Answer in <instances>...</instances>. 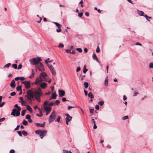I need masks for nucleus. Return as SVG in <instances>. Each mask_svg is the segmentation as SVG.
I'll return each instance as SVG.
<instances>
[{
	"label": "nucleus",
	"mask_w": 153,
	"mask_h": 153,
	"mask_svg": "<svg viewBox=\"0 0 153 153\" xmlns=\"http://www.w3.org/2000/svg\"><path fill=\"white\" fill-rule=\"evenodd\" d=\"M27 95L25 96V97L27 98V100L32 101V99L34 97V91L32 90H28L27 92Z\"/></svg>",
	"instance_id": "f257e3e1"
},
{
	"label": "nucleus",
	"mask_w": 153,
	"mask_h": 153,
	"mask_svg": "<svg viewBox=\"0 0 153 153\" xmlns=\"http://www.w3.org/2000/svg\"><path fill=\"white\" fill-rule=\"evenodd\" d=\"M35 133L39 135L41 139L43 138V137L45 136L47 133L46 130H37L35 131Z\"/></svg>",
	"instance_id": "f03ea898"
},
{
	"label": "nucleus",
	"mask_w": 153,
	"mask_h": 153,
	"mask_svg": "<svg viewBox=\"0 0 153 153\" xmlns=\"http://www.w3.org/2000/svg\"><path fill=\"white\" fill-rule=\"evenodd\" d=\"M17 108V110L16 108H14L13 109L11 114V115L14 117L16 116L17 117L20 115V111L21 110V107L20 106H19Z\"/></svg>",
	"instance_id": "7ed1b4c3"
},
{
	"label": "nucleus",
	"mask_w": 153,
	"mask_h": 153,
	"mask_svg": "<svg viewBox=\"0 0 153 153\" xmlns=\"http://www.w3.org/2000/svg\"><path fill=\"white\" fill-rule=\"evenodd\" d=\"M49 101H46L44 102L43 105V106L44 110L46 111H51L52 108L49 106H47V105L48 104Z\"/></svg>",
	"instance_id": "20e7f679"
},
{
	"label": "nucleus",
	"mask_w": 153,
	"mask_h": 153,
	"mask_svg": "<svg viewBox=\"0 0 153 153\" xmlns=\"http://www.w3.org/2000/svg\"><path fill=\"white\" fill-rule=\"evenodd\" d=\"M56 118V113L54 110H53L49 118V121L50 123L53 121Z\"/></svg>",
	"instance_id": "39448f33"
},
{
	"label": "nucleus",
	"mask_w": 153,
	"mask_h": 153,
	"mask_svg": "<svg viewBox=\"0 0 153 153\" xmlns=\"http://www.w3.org/2000/svg\"><path fill=\"white\" fill-rule=\"evenodd\" d=\"M29 61L31 64L34 65H37L40 62L37 61V59L36 58L30 59Z\"/></svg>",
	"instance_id": "423d86ee"
},
{
	"label": "nucleus",
	"mask_w": 153,
	"mask_h": 153,
	"mask_svg": "<svg viewBox=\"0 0 153 153\" xmlns=\"http://www.w3.org/2000/svg\"><path fill=\"white\" fill-rule=\"evenodd\" d=\"M34 94L35 95V97H40L42 95V94L41 89L39 88L38 90H36L34 92Z\"/></svg>",
	"instance_id": "0eeeda50"
},
{
	"label": "nucleus",
	"mask_w": 153,
	"mask_h": 153,
	"mask_svg": "<svg viewBox=\"0 0 153 153\" xmlns=\"http://www.w3.org/2000/svg\"><path fill=\"white\" fill-rule=\"evenodd\" d=\"M48 67L51 71L52 74L54 76H55L56 75V73L52 65H51L48 66Z\"/></svg>",
	"instance_id": "6e6552de"
},
{
	"label": "nucleus",
	"mask_w": 153,
	"mask_h": 153,
	"mask_svg": "<svg viewBox=\"0 0 153 153\" xmlns=\"http://www.w3.org/2000/svg\"><path fill=\"white\" fill-rule=\"evenodd\" d=\"M42 81H45L47 82V80H44L42 78L40 77L39 76V77H37L35 83L36 84H39L42 82Z\"/></svg>",
	"instance_id": "1a4fd4ad"
},
{
	"label": "nucleus",
	"mask_w": 153,
	"mask_h": 153,
	"mask_svg": "<svg viewBox=\"0 0 153 153\" xmlns=\"http://www.w3.org/2000/svg\"><path fill=\"white\" fill-rule=\"evenodd\" d=\"M65 115L67 116V117L65 118L66 124L68 125V122L71 120L72 117L70 116L68 114H66Z\"/></svg>",
	"instance_id": "9d476101"
},
{
	"label": "nucleus",
	"mask_w": 153,
	"mask_h": 153,
	"mask_svg": "<svg viewBox=\"0 0 153 153\" xmlns=\"http://www.w3.org/2000/svg\"><path fill=\"white\" fill-rule=\"evenodd\" d=\"M39 64L37 66V68L39 71H44V68L43 65L41 62H40Z\"/></svg>",
	"instance_id": "9b49d317"
},
{
	"label": "nucleus",
	"mask_w": 153,
	"mask_h": 153,
	"mask_svg": "<svg viewBox=\"0 0 153 153\" xmlns=\"http://www.w3.org/2000/svg\"><path fill=\"white\" fill-rule=\"evenodd\" d=\"M22 83L24 84L26 89L29 88L30 87V82L27 81H25L22 82Z\"/></svg>",
	"instance_id": "f8f14e48"
},
{
	"label": "nucleus",
	"mask_w": 153,
	"mask_h": 153,
	"mask_svg": "<svg viewBox=\"0 0 153 153\" xmlns=\"http://www.w3.org/2000/svg\"><path fill=\"white\" fill-rule=\"evenodd\" d=\"M47 76V74L44 72L41 73L39 75V76L42 78H43V79L44 80H47L46 78V77Z\"/></svg>",
	"instance_id": "ddd939ff"
},
{
	"label": "nucleus",
	"mask_w": 153,
	"mask_h": 153,
	"mask_svg": "<svg viewBox=\"0 0 153 153\" xmlns=\"http://www.w3.org/2000/svg\"><path fill=\"white\" fill-rule=\"evenodd\" d=\"M59 95L61 97L64 96L65 93V91L63 90H59Z\"/></svg>",
	"instance_id": "4468645a"
},
{
	"label": "nucleus",
	"mask_w": 153,
	"mask_h": 153,
	"mask_svg": "<svg viewBox=\"0 0 153 153\" xmlns=\"http://www.w3.org/2000/svg\"><path fill=\"white\" fill-rule=\"evenodd\" d=\"M40 86L43 89H45L47 86V84L45 82L41 83L40 85Z\"/></svg>",
	"instance_id": "2eb2a0df"
},
{
	"label": "nucleus",
	"mask_w": 153,
	"mask_h": 153,
	"mask_svg": "<svg viewBox=\"0 0 153 153\" xmlns=\"http://www.w3.org/2000/svg\"><path fill=\"white\" fill-rule=\"evenodd\" d=\"M32 73L29 76V78L30 79H32L34 77V76L35 74V72L34 71V70L33 69H32L31 70Z\"/></svg>",
	"instance_id": "dca6fc26"
},
{
	"label": "nucleus",
	"mask_w": 153,
	"mask_h": 153,
	"mask_svg": "<svg viewBox=\"0 0 153 153\" xmlns=\"http://www.w3.org/2000/svg\"><path fill=\"white\" fill-rule=\"evenodd\" d=\"M92 57H93V59L94 60H96L97 62H98L99 63H100L96 54L95 53H94L93 54V55H92Z\"/></svg>",
	"instance_id": "f3484780"
},
{
	"label": "nucleus",
	"mask_w": 153,
	"mask_h": 153,
	"mask_svg": "<svg viewBox=\"0 0 153 153\" xmlns=\"http://www.w3.org/2000/svg\"><path fill=\"white\" fill-rule=\"evenodd\" d=\"M10 86L13 88H15V81L14 80H12L10 84Z\"/></svg>",
	"instance_id": "a211bd4d"
},
{
	"label": "nucleus",
	"mask_w": 153,
	"mask_h": 153,
	"mask_svg": "<svg viewBox=\"0 0 153 153\" xmlns=\"http://www.w3.org/2000/svg\"><path fill=\"white\" fill-rule=\"evenodd\" d=\"M36 125L37 126H40L42 127H43L45 125V122H44L42 124H40L38 123H36Z\"/></svg>",
	"instance_id": "6ab92c4d"
},
{
	"label": "nucleus",
	"mask_w": 153,
	"mask_h": 153,
	"mask_svg": "<svg viewBox=\"0 0 153 153\" xmlns=\"http://www.w3.org/2000/svg\"><path fill=\"white\" fill-rule=\"evenodd\" d=\"M108 77L107 76L105 77V80L104 85L105 86H107L108 85Z\"/></svg>",
	"instance_id": "aec40b11"
},
{
	"label": "nucleus",
	"mask_w": 153,
	"mask_h": 153,
	"mask_svg": "<svg viewBox=\"0 0 153 153\" xmlns=\"http://www.w3.org/2000/svg\"><path fill=\"white\" fill-rule=\"evenodd\" d=\"M38 110L39 111L40 113V115H39V114H36V115L37 116L39 117H41L43 115L42 113V112L41 110L39 108H38Z\"/></svg>",
	"instance_id": "412c9836"
},
{
	"label": "nucleus",
	"mask_w": 153,
	"mask_h": 153,
	"mask_svg": "<svg viewBox=\"0 0 153 153\" xmlns=\"http://www.w3.org/2000/svg\"><path fill=\"white\" fill-rule=\"evenodd\" d=\"M27 109L30 112H32L33 110L31 107L28 105H26Z\"/></svg>",
	"instance_id": "4be33fe9"
},
{
	"label": "nucleus",
	"mask_w": 153,
	"mask_h": 153,
	"mask_svg": "<svg viewBox=\"0 0 153 153\" xmlns=\"http://www.w3.org/2000/svg\"><path fill=\"white\" fill-rule=\"evenodd\" d=\"M56 96L57 95L56 93H53L51 95V98L53 99H56Z\"/></svg>",
	"instance_id": "5701e85b"
},
{
	"label": "nucleus",
	"mask_w": 153,
	"mask_h": 153,
	"mask_svg": "<svg viewBox=\"0 0 153 153\" xmlns=\"http://www.w3.org/2000/svg\"><path fill=\"white\" fill-rule=\"evenodd\" d=\"M53 23L54 24L59 28H60L61 26V25L59 24V23L56 22H53Z\"/></svg>",
	"instance_id": "b1692460"
},
{
	"label": "nucleus",
	"mask_w": 153,
	"mask_h": 153,
	"mask_svg": "<svg viewBox=\"0 0 153 153\" xmlns=\"http://www.w3.org/2000/svg\"><path fill=\"white\" fill-rule=\"evenodd\" d=\"M138 13L140 16H144V13L142 11H138Z\"/></svg>",
	"instance_id": "393cba45"
},
{
	"label": "nucleus",
	"mask_w": 153,
	"mask_h": 153,
	"mask_svg": "<svg viewBox=\"0 0 153 153\" xmlns=\"http://www.w3.org/2000/svg\"><path fill=\"white\" fill-rule=\"evenodd\" d=\"M88 96L91 98L92 99L94 98V95L92 94L91 92H90L88 94Z\"/></svg>",
	"instance_id": "a878e982"
},
{
	"label": "nucleus",
	"mask_w": 153,
	"mask_h": 153,
	"mask_svg": "<svg viewBox=\"0 0 153 153\" xmlns=\"http://www.w3.org/2000/svg\"><path fill=\"white\" fill-rule=\"evenodd\" d=\"M84 85L85 86V88H87L88 86V83L87 82H85L84 83Z\"/></svg>",
	"instance_id": "bb28decb"
},
{
	"label": "nucleus",
	"mask_w": 153,
	"mask_h": 153,
	"mask_svg": "<svg viewBox=\"0 0 153 153\" xmlns=\"http://www.w3.org/2000/svg\"><path fill=\"white\" fill-rule=\"evenodd\" d=\"M22 124L26 126L27 125V124H28V122L27 121L25 120H24L22 122Z\"/></svg>",
	"instance_id": "cd10ccee"
},
{
	"label": "nucleus",
	"mask_w": 153,
	"mask_h": 153,
	"mask_svg": "<svg viewBox=\"0 0 153 153\" xmlns=\"http://www.w3.org/2000/svg\"><path fill=\"white\" fill-rule=\"evenodd\" d=\"M26 111V109H24V110H23L22 111V113H21L22 115V116H24L25 115Z\"/></svg>",
	"instance_id": "c85d7f7f"
},
{
	"label": "nucleus",
	"mask_w": 153,
	"mask_h": 153,
	"mask_svg": "<svg viewBox=\"0 0 153 153\" xmlns=\"http://www.w3.org/2000/svg\"><path fill=\"white\" fill-rule=\"evenodd\" d=\"M88 71V70L86 68V66L85 65L84 66V69L83 70V72L85 74L86 72Z\"/></svg>",
	"instance_id": "c756f323"
},
{
	"label": "nucleus",
	"mask_w": 153,
	"mask_h": 153,
	"mask_svg": "<svg viewBox=\"0 0 153 153\" xmlns=\"http://www.w3.org/2000/svg\"><path fill=\"white\" fill-rule=\"evenodd\" d=\"M11 64L10 63H8L4 66V68H9V67L11 65Z\"/></svg>",
	"instance_id": "7c9ffc66"
},
{
	"label": "nucleus",
	"mask_w": 153,
	"mask_h": 153,
	"mask_svg": "<svg viewBox=\"0 0 153 153\" xmlns=\"http://www.w3.org/2000/svg\"><path fill=\"white\" fill-rule=\"evenodd\" d=\"M64 47V45L62 43L59 44V45H58V47L60 48H63Z\"/></svg>",
	"instance_id": "2f4dec72"
},
{
	"label": "nucleus",
	"mask_w": 153,
	"mask_h": 153,
	"mask_svg": "<svg viewBox=\"0 0 153 153\" xmlns=\"http://www.w3.org/2000/svg\"><path fill=\"white\" fill-rule=\"evenodd\" d=\"M21 103L22 105H24V106H26V105H26V101H25L24 100H23L21 102Z\"/></svg>",
	"instance_id": "473e14b6"
},
{
	"label": "nucleus",
	"mask_w": 153,
	"mask_h": 153,
	"mask_svg": "<svg viewBox=\"0 0 153 153\" xmlns=\"http://www.w3.org/2000/svg\"><path fill=\"white\" fill-rule=\"evenodd\" d=\"M35 98H36V100H37V101L38 102H41V100H40V97H35Z\"/></svg>",
	"instance_id": "72a5a7b5"
},
{
	"label": "nucleus",
	"mask_w": 153,
	"mask_h": 153,
	"mask_svg": "<svg viewBox=\"0 0 153 153\" xmlns=\"http://www.w3.org/2000/svg\"><path fill=\"white\" fill-rule=\"evenodd\" d=\"M144 16L146 18V19L149 21H150L148 19L149 18L150 19H151L152 18L151 17H148L146 15H145Z\"/></svg>",
	"instance_id": "f704fd0d"
},
{
	"label": "nucleus",
	"mask_w": 153,
	"mask_h": 153,
	"mask_svg": "<svg viewBox=\"0 0 153 153\" xmlns=\"http://www.w3.org/2000/svg\"><path fill=\"white\" fill-rule=\"evenodd\" d=\"M22 134L24 136H26L27 135V133L25 131H22Z\"/></svg>",
	"instance_id": "c9c22d12"
},
{
	"label": "nucleus",
	"mask_w": 153,
	"mask_h": 153,
	"mask_svg": "<svg viewBox=\"0 0 153 153\" xmlns=\"http://www.w3.org/2000/svg\"><path fill=\"white\" fill-rule=\"evenodd\" d=\"M98 104L102 106L103 105L104 103V102L103 101H101L98 102Z\"/></svg>",
	"instance_id": "e433bc0d"
},
{
	"label": "nucleus",
	"mask_w": 153,
	"mask_h": 153,
	"mask_svg": "<svg viewBox=\"0 0 153 153\" xmlns=\"http://www.w3.org/2000/svg\"><path fill=\"white\" fill-rule=\"evenodd\" d=\"M21 88L22 86H18L16 88V90L18 91H21Z\"/></svg>",
	"instance_id": "4c0bfd02"
},
{
	"label": "nucleus",
	"mask_w": 153,
	"mask_h": 153,
	"mask_svg": "<svg viewBox=\"0 0 153 153\" xmlns=\"http://www.w3.org/2000/svg\"><path fill=\"white\" fill-rule=\"evenodd\" d=\"M12 67L14 68L15 69H16L17 68V65L16 64H13L12 65Z\"/></svg>",
	"instance_id": "58836bf2"
},
{
	"label": "nucleus",
	"mask_w": 153,
	"mask_h": 153,
	"mask_svg": "<svg viewBox=\"0 0 153 153\" xmlns=\"http://www.w3.org/2000/svg\"><path fill=\"white\" fill-rule=\"evenodd\" d=\"M31 118V117L30 115L29 114L27 115L26 116V119L27 120H29Z\"/></svg>",
	"instance_id": "ea45409f"
},
{
	"label": "nucleus",
	"mask_w": 153,
	"mask_h": 153,
	"mask_svg": "<svg viewBox=\"0 0 153 153\" xmlns=\"http://www.w3.org/2000/svg\"><path fill=\"white\" fill-rule=\"evenodd\" d=\"M76 50L78 51L79 52H82V49L80 48H77L76 49Z\"/></svg>",
	"instance_id": "a19ab883"
},
{
	"label": "nucleus",
	"mask_w": 153,
	"mask_h": 153,
	"mask_svg": "<svg viewBox=\"0 0 153 153\" xmlns=\"http://www.w3.org/2000/svg\"><path fill=\"white\" fill-rule=\"evenodd\" d=\"M55 104L56 105H58L59 104V100H56L54 102Z\"/></svg>",
	"instance_id": "79ce46f5"
},
{
	"label": "nucleus",
	"mask_w": 153,
	"mask_h": 153,
	"mask_svg": "<svg viewBox=\"0 0 153 153\" xmlns=\"http://www.w3.org/2000/svg\"><path fill=\"white\" fill-rule=\"evenodd\" d=\"M75 106H68V110H70L72 108H76Z\"/></svg>",
	"instance_id": "37998d69"
},
{
	"label": "nucleus",
	"mask_w": 153,
	"mask_h": 153,
	"mask_svg": "<svg viewBox=\"0 0 153 153\" xmlns=\"http://www.w3.org/2000/svg\"><path fill=\"white\" fill-rule=\"evenodd\" d=\"M96 52L97 53H99L100 52V48L98 46V47L96 50Z\"/></svg>",
	"instance_id": "c03bdc74"
},
{
	"label": "nucleus",
	"mask_w": 153,
	"mask_h": 153,
	"mask_svg": "<svg viewBox=\"0 0 153 153\" xmlns=\"http://www.w3.org/2000/svg\"><path fill=\"white\" fill-rule=\"evenodd\" d=\"M20 99V100L19 101V102H21L22 101H23V98L22 97H20L19 98Z\"/></svg>",
	"instance_id": "a18cd8bd"
},
{
	"label": "nucleus",
	"mask_w": 153,
	"mask_h": 153,
	"mask_svg": "<svg viewBox=\"0 0 153 153\" xmlns=\"http://www.w3.org/2000/svg\"><path fill=\"white\" fill-rule=\"evenodd\" d=\"M54 104H55V103L53 102H51L49 104V105L50 106H53Z\"/></svg>",
	"instance_id": "49530a36"
},
{
	"label": "nucleus",
	"mask_w": 153,
	"mask_h": 153,
	"mask_svg": "<svg viewBox=\"0 0 153 153\" xmlns=\"http://www.w3.org/2000/svg\"><path fill=\"white\" fill-rule=\"evenodd\" d=\"M18 134H19V135L21 137L22 136V132L20 131H17Z\"/></svg>",
	"instance_id": "de8ad7c7"
},
{
	"label": "nucleus",
	"mask_w": 153,
	"mask_h": 153,
	"mask_svg": "<svg viewBox=\"0 0 153 153\" xmlns=\"http://www.w3.org/2000/svg\"><path fill=\"white\" fill-rule=\"evenodd\" d=\"M128 118V117L127 116H125L123 117L122 119L123 120H125Z\"/></svg>",
	"instance_id": "09e8293b"
},
{
	"label": "nucleus",
	"mask_w": 153,
	"mask_h": 153,
	"mask_svg": "<svg viewBox=\"0 0 153 153\" xmlns=\"http://www.w3.org/2000/svg\"><path fill=\"white\" fill-rule=\"evenodd\" d=\"M5 103V102H3L1 103V102H0V107H1Z\"/></svg>",
	"instance_id": "8fccbe9b"
},
{
	"label": "nucleus",
	"mask_w": 153,
	"mask_h": 153,
	"mask_svg": "<svg viewBox=\"0 0 153 153\" xmlns=\"http://www.w3.org/2000/svg\"><path fill=\"white\" fill-rule=\"evenodd\" d=\"M16 93L15 92H13L10 93V95L11 96H13L16 95Z\"/></svg>",
	"instance_id": "3c124183"
},
{
	"label": "nucleus",
	"mask_w": 153,
	"mask_h": 153,
	"mask_svg": "<svg viewBox=\"0 0 153 153\" xmlns=\"http://www.w3.org/2000/svg\"><path fill=\"white\" fill-rule=\"evenodd\" d=\"M149 67L150 68H153V63H151L149 64Z\"/></svg>",
	"instance_id": "603ef678"
},
{
	"label": "nucleus",
	"mask_w": 153,
	"mask_h": 153,
	"mask_svg": "<svg viewBox=\"0 0 153 153\" xmlns=\"http://www.w3.org/2000/svg\"><path fill=\"white\" fill-rule=\"evenodd\" d=\"M22 65L21 64H20L18 65V68H17L18 69H20L22 68Z\"/></svg>",
	"instance_id": "864d4df0"
},
{
	"label": "nucleus",
	"mask_w": 153,
	"mask_h": 153,
	"mask_svg": "<svg viewBox=\"0 0 153 153\" xmlns=\"http://www.w3.org/2000/svg\"><path fill=\"white\" fill-rule=\"evenodd\" d=\"M37 61H38L39 62L40 61H42V59H41V58L40 57H37Z\"/></svg>",
	"instance_id": "5fc2aeb1"
},
{
	"label": "nucleus",
	"mask_w": 153,
	"mask_h": 153,
	"mask_svg": "<svg viewBox=\"0 0 153 153\" xmlns=\"http://www.w3.org/2000/svg\"><path fill=\"white\" fill-rule=\"evenodd\" d=\"M95 108L96 109L99 110V106L98 105H95Z\"/></svg>",
	"instance_id": "6e6d98bb"
},
{
	"label": "nucleus",
	"mask_w": 153,
	"mask_h": 153,
	"mask_svg": "<svg viewBox=\"0 0 153 153\" xmlns=\"http://www.w3.org/2000/svg\"><path fill=\"white\" fill-rule=\"evenodd\" d=\"M78 16L79 17H81L83 15V14H82V13H78Z\"/></svg>",
	"instance_id": "4d7b16f0"
},
{
	"label": "nucleus",
	"mask_w": 153,
	"mask_h": 153,
	"mask_svg": "<svg viewBox=\"0 0 153 153\" xmlns=\"http://www.w3.org/2000/svg\"><path fill=\"white\" fill-rule=\"evenodd\" d=\"M80 68L79 67H78L76 69V71L77 72H79L80 70Z\"/></svg>",
	"instance_id": "13d9d810"
},
{
	"label": "nucleus",
	"mask_w": 153,
	"mask_h": 153,
	"mask_svg": "<svg viewBox=\"0 0 153 153\" xmlns=\"http://www.w3.org/2000/svg\"><path fill=\"white\" fill-rule=\"evenodd\" d=\"M60 117L59 116H58V118H57L56 120V121L58 122H59V121H60Z\"/></svg>",
	"instance_id": "bf43d9fd"
},
{
	"label": "nucleus",
	"mask_w": 153,
	"mask_h": 153,
	"mask_svg": "<svg viewBox=\"0 0 153 153\" xmlns=\"http://www.w3.org/2000/svg\"><path fill=\"white\" fill-rule=\"evenodd\" d=\"M56 31L57 32H60L61 31L62 29L60 28L59 29H57Z\"/></svg>",
	"instance_id": "052dcab7"
},
{
	"label": "nucleus",
	"mask_w": 153,
	"mask_h": 153,
	"mask_svg": "<svg viewBox=\"0 0 153 153\" xmlns=\"http://www.w3.org/2000/svg\"><path fill=\"white\" fill-rule=\"evenodd\" d=\"M20 126L19 125H18L14 129V130H18L19 129V127Z\"/></svg>",
	"instance_id": "680f3d73"
},
{
	"label": "nucleus",
	"mask_w": 153,
	"mask_h": 153,
	"mask_svg": "<svg viewBox=\"0 0 153 153\" xmlns=\"http://www.w3.org/2000/svg\"><path fill=\"white\" fill-rule=\"evenodd\" d=\"M49 58H48L47 59L45 60V62L46 63H49L48 60H49Z\"/></svg>",
	"instance_id": "e2e57ef3"
},
{
	"label": "nucleus",
	"mask_w": 153,
	"mask_h": 153,
	"mask_svg": "<svg viewBox=\"0 0 153 153\" xmlns=\"http://www.w3.org/2000/svg\"><path fill=\"white\" fill-rule=\"evenodd\" d=\"M14 152L15 151L14 149H11L10 150V153H14Z\"/></svg>",
	"instance_id": "0e129e2a"
},
{
	"label": "nucleus",
	"mask_w": 153,
	"mask_h": 153,
	"mask_svg": "<svg viewBox=\"0 0 153 153\" xmlns=\"http://www.w3.org/2000/svg\"><path fill=\"white\" fill-rule=\"evenodd\" d=\"M85 15L87 16H89V13L88 12H86L85 13Z\"/></svg>",
	"instance_id": "69168bd1"
},
{
	"label": "nucleus",
	"mask_w": 153,
	"mask_h": 153,
	"mask_svg": "<svg viewBox=\"0 0 153 153\" xmlns=\"http://www.w3.org/2000/svg\"><path fill=\"white\" fill-rule=\"evenodd\" d=\"M20 79L21 80H23L25 79V78L23 77H20Z\"/></svg>",
	"instance_id": "338daca9"
},
{
	"label": "nucleus",
	"mask_w": 153,
	"mask_h": 153,
	"mask_svg": "<svg viewBox=\"0 0 153 153\" xmlns=\"http://www.w3.org/2000/svg\"><path fill=\"white\" fill-rule=\"evenodd\" d=\"M71 51L70 49H69V50L67 49L66 51V52L67 53H71Z\"/></svg>",
	"instance_id": "774afa93"
}]
</instances>
